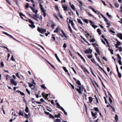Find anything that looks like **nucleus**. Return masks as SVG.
<instances>
[{
	"mask_svg": "<svg viewBox=\"0 0 122 122\" xmlns=\"http://www.w3.org/2000/svg\"><path fill=\"white\" fill-rule=\"evenodd\" d=\"M109 100L110 103L112 102V101L110 97H109Z\"/></svg>",
	"mask_w": 122,
	"mask_h": 122,
	"instance_id": "603ef678",
	"label": "nucleus"
},
{
	"mask_svg": "<svg viewBox=\"0 0 122 122\" xmlns=\"http://www.w3.org/2000/svg\"><path fill=\"white\" fill-rule=\"evenodd\" d=\"M89 102L91 103L93 99L91 97H89L88 98Z\"/></svg>",
	"mask_w": 122,
	"mask_h": 122,
	"instance_id": "a211bd4d",
	"label": "nucleus"
},
{
	"mask_svg": "<svg viewBox=\"0 0 122 122\" xmlns=\"http://www.w3.org/2000/svg\"><path fill=\"white\" fill-rule=\"evenodd\" d=\"M92 56L90 55L88 56V57L90 59L92 58Z\"/></svg>",
	"mask_w": 122,
	"mask_h": 122,
	"instance_id": "338daca9",
	"label": "nucleus"
},
{
	"mask_svg": "<svg viewBox=\"0 0 122 122\" xmlns=\"http://www.w3.org/2000/svg\"><path fill=\"white\" fill-rule=\"evenodd\" d=\"M114 5L117 8H118L119 6V4L117 3H115Z\"/></svg>",
	"mask_w": 122,
	"mask_h": 122,
	"instance_id": "bb28decb",
	"label": "nucleus"
},
{
	"mask_svg": "<svg viewBox=\"0 0 122 122\" xmlns=\"http://www.w3.org/2000/svg\"><path fill=\"white\" fill-rule=\"evenodd\" d=\"M26 91L29 94H30V92L28 89L26 88Z\"/></svg>",
	"mask_w": 122,
	"mask_h": 122,
	"instance_id": "a19ab883",
	"label": "nucleus"
},
{
	"mask_svg": "<svg viewBox=\"0 0 122 122\" xmlns=\"http://www.w3.org/2000/svg\"><path fill=\"white\" fill-rule=\"evenodd\" d=\"M71 9L73 10H76L75 8L74 5L72 4V5H71Z\"/></svg>",
	"mask_w": 122,
	"mask_h": 122,
	"instance_id": "dca6fc26",
	"label": "nucleus"
},
{
	"mask_svg": "<svg viewBox=\"0 0 122 122\" xmlns=\"http://www.w3.org/2000/svg\"><path fill=\"white\" fill-rule=\"evenodd\" d=\"M26 0L27 1L30 2V1H31L32 3H34V1H33V0Z\"/></svg>",
	"mask_w": 122,
	"mask_h": 122,
	"instance_id": "3c124183",
	"label": "nucleus"
},
{
	"mask_svg": "<svg viewBox=\"0 0 122 122\" xmlns=\"http://www.w3.org/2000/svg\"><path fill=\"white\" fill-rule=\"evenodd\" d=\"M76 83L78 85H79L80 86L81 85V84L80 83V81L79 80H77L76 81Z\"/></svg>",
	"mask_w": 122,
	"mask_h": 122,
	"instance_id": "6ab92c4d",
	"label": "nucleus"
},
{
	"mask_svg": "<svg viewBox=\"0 0 122 122\" xmlns=\"http://www.w3.org/2000/svg\"><path fill=\"white\" fill-rule=\"evenodd\" d=\"M33 18L37 21L38 19L39 18V17L38 15H36V14L33 15Z\"/></svg>",
	"mask_w": 122,
	"mask_h": 122,
	"instance_id": "39448f33",
	"label": "nucleus"
},
{
	"mask_svg": "<svg viewBox=\"0 0 122 122\" xmlns=\"http://www.w3.org/2000/svg\"><path fill=\"white\" fill-rule=\"evenodd\" d=\"M96 58L97 59V60H98V62H99L101 63H102V62L100 60V59L99 58V56H97L96 57Z\"/></svg>",
	"mask_w": 122,
	"mask_h": 122,
	"instance_id": "b1692460",
	"label": "nucleus"
},
{
	"mask_svg": "<svg viewBox=\"0 0 122 122\" xmlns=\"http://www.w3.org/2000/svg\"><path fill=\"white\" fill-rule=\"evenodd\" d=\"M118 76L120 78H121L122 76L120 72H118Z\"/></svg>",
	"mask_w": 122,
	"mask_h": 122,
	"instance_id": "ea45409f",
	"label": "nucleus"
},
{
	"mask_svg": "<svg viewBox=\"0 0 122 122\" xmlns=\"http://www.w3.org/2000/svg\"><path fill=\"white\" fill-rule=\"evenodd\" d=\"M61 115V114L60 113H58V115H55V117H60Z\"/></svg>",
	"mask_w": 122,
	"mask_h": 122,
	"instance_id": "c85d7f7f",
	"label": "nucleus"
},
{
	"mask_svg": "<svg viewBox=\"0 0 122 122\" xmlns=\"http://www.w3.org/2000/svg\"><path fill=\"white\" fill-rule=\"evenodd\" d=\"M41 87L44 89H46V87L44 85H42L41 86Z\"/></svg>",
	"mask_w": 122,
	"mask_h": 122,
	"instance_id": "79ce46f5",
	"label": "nucleus"
},
{
	"mask_svg": "<svg viewBox=\"0 0 122 122\" xmlns=\"http://www.w3.org/2000/svg\"><path fill=\"white\" fill-rule=\"evenodd\" d=\"M25 117L26 118H28V114H25Z\"/></svg>",
	"mask_w": 122,
	"mask_h": 122,
	"instance_id": "bf43d9fd",
	"label": "nucleus"
},
{
	"mask_svg": "<svg viewBox=\"0 0 122 122\" xmlns=\"http://www.w3.org/2000/svg\"><path fill=\"white\" fill-rule=\"evenodd\" d=\"M40 8L41 10L43 8V7L42 5L41 4L40 2Z\"/></svg>",
	"mask_w": 122,
	"mask_h": 122,
	"instance_id": "c03bdc74",
	"label": "nucleus"
},
{
	"mask_svg": "<svg viewBox=\"0 0 122 122\" xmlns=\"http://www.w3.org/2000/svg\"><path fill=\"white\" fill-rule=\"evenodd\" d=\"M78 87L79 88V89L76 88L75 89L79 93L81 94L82 93L81 91H82L81 87L79 86H78Z\"/></svg>",
	"mask_w": 122,
	"mask_h": 122,
	"instance_id": "f257e3e1",
	"label": "nucleus"
},
{
	"mask_svg": "<svg viewBox=\"0 0 122 122\" xmlns=\"http://www.w3.org/2000/svg\"><path fill=\"white\" fill-rule=\"evenodd\" d=\"M62 8L64 9V10L65 11H67V7L66 6H63V5H62Z\"/></svg>",
	"mask_w": 122,
	"mask_h": 122,
	"instance_id": "aec40b11",
	"label": "nucleus"
},
{
	"mask_svg": "<svg viewBox=\"0 0 122 122\" xmlns=\"http://www.w3.org/2000/svg\"><path fill=\"white\" fill-rule=\"evenodd\" d=\"M109 49L110 51L111 54H113V50H111V49H110V48H109Z\"/></svg>",
	"mask_w": 122,
	"mask_h": 122,
	"instance_id": "2f4dec72",
	"label": "nucleus"
},
{
	"mask_svg": "<svg viewBox=\"0 0 122 122\" xmlns=\"http://www.w3.org/2000/svg\"><path fill=\"white\" fill-rule=\"evenodd\" d=\"M117 56L119 58V59H121V57H120V55H119V54H117Z\"/></svg>",
	"mask_w": 122,
	"mask_h": 122,
	"instance_id": "0e129e2a",
	"label": "nucleus"
},
{
	"mask_svg": "<svg viewBox=\"0 0 122 122\" xmlns=\"http://www.w3.org/2000/svg\"><path fill=\"white\" fill-rule=\"evenodd\" d=\"M63 47L65 48L66 47V43H64L63 45Z\"/></svg>",
	"mask_w": 122,
	"mask_h": 122,
	"instance_id": "e2e57ef3",
	"label": "nucleus"
},
{
	"mask_svg": "<svg viewBox=\"0 0 122 122\" xmlns=\"http://www.w3.org/2000/svg\"><path fill=\"white\" fill-rule=\"evenodd\" d=\"M115 119L116 121H117L118 120V116L116 114L115 115Z\"/></svg>",
	"mask_w": 122,
	"mask_h": 122,
	"instance_id": "c756f323",
	"label": "nucleus"
},
{
	"mask_svg": "<svg viewBox=\"0 0 122 122\" xmlns=\"http://www.w3.org/2000/svg\"><path fill=\"white\" fill-rule=\"evenodd\" d=\"M49 116L51 118H53L54 119V117L51 114H50Z\"/></svg>",
	"mask_w": 122,
	"mask_h": 122,
	"instance_id": "8fccbe9b",
	"label": "nucleus"
},
{
	"mask_svg": "<svg viewBox=\"0 0 122 122\" xmlns=\"http://www.w3.org/2000/svg\"><path fill=\"white\" fill-rule=\"evenodd\" d=\"M71 69L73 70V71H74V73L76 74V72L75 70L74 69V68L73 67H71Z\"/></svg>",
	"mask_w": 122,
	"mask_h": 122,
	"instance_id": "de8ad7c7",
	"label": "nucleus"
},
{
	"mask_svg": "<svg viewBox=\"0 0 122 122\" xmlns=\"http://www.w3.org/2000/svg\"><path fill=\"white\" fill-rule=\"evenodd\" d=\"M118 50L120 52H121L122 51V48L121 47H119L118 48Z\"/></svg>",
	"mask_w": 122,
	"mask_h": 122,
	"instance_id": "4d7b16f0",
	"label": "nucleus"
},
{
	"mask_svg": "<svg viewBox=\"0 0 122 122\" xmlns=\"http://www.w3.org/2000/svg\"><path fill=\"white\" fill-rule=\"evenodd\" d=\"M32 10L36 14H37L38 12L37 10H36L35 8H32Z\"/></svg>",
	"mask_w": 122,
	"mask_h": 122,
	"instance_id": "9b49d317",
	"label": "nucleus"
},
{
	"mask_svg": "<svg viewBox=\"0 0 122 122\" xmlns=\"http://www.w3.org/2000/svg\"><path fill=\"white\" fill-rule=\"evenodd\" d=\"M24 112V111H20L19 113V114L20 115H21L22 116H23L24 115H23V113Z\"/></svg>",
	"mask_w": 122,
	"mask_h": 122,
	"instance_id": "2eb2a0df",
	"label": "nucleus"
},
{
	"mask_svg": "<svg viewBox=\"0 0 122 122\" xmlns=\"http://www.w3.org/2000/svg\"><path fill=\"white\" fill-rule=\"evenodd\" d=\"M90 69L91 70V72H92L93 75L95 77H96V75H95V74H94V73L93 72L92 70V69H91V68L90 67Z\"/></svg>",
	"mask_w": 122,
	"mask_h": 122,
	"instance_id": "f704fd0d",
	"label": "nucleus"
},
{
	"mask_svg": "<svg viewBox=\"0 0 122 122\" xmlns=\"http://www.w3.org/2000/svg\"><path fill=\"white\" fill-rule=\"evenodd\" d=\"M101 1L104 4V5H106V4H105V2L104 1H103L102 0H101Z\"/></svg>",
	"mask_w": 122,
	"mask_h": 122,
	"instance_id": "774afa93",
	"label": "nucleus"
},
{
	"mask_svg": "<svg viewBox=\"0 0 122 122\" xmlns=\"http://www.w3.org/2000/svg\"><path fill=\"white\" fill-rule=\"evenodd\" d=\"M77 21H78V22H79V23H80V24H81L82 25H83V23L82 21H81V20L80 19H78Z\"/></svg>",
	"mask_w": 122,
	"mask_h": 122,
	"instance_id": "cd10ccee",
	"label": "nucleus"
},
{
	"mask_svg": "<svg viewBox=\"0 0 122 122\" xmlns=\"http://www.w3.org/2000/svg\"><path fill=\"white\" fill-rule=\"evenodd\" d=\"M60 109H61L62 111H65L64 109L62 107H60L59 108Z\"/></svg>",
	"mask_w": 122,
	"mask_h": 122,
	"instance_id": "5fc2aeb1",
	"label": "nucleus"
},
{
	"mask_svg": "<svg viewBox=\"0 0 122 122\" xmlns=\"http://www.w3.org/2000/svg\"><path fill=\"white\" fill-rule=\"evenodd\" d=\"M29 4L28 3H27L25 5V7L26 8H27L29 7Z\"/></svg>",
	"mask_w": 122,
	"mask_h": 122,
	"instance_id": "680f3d73",
	"label": "nucleus"
},
{
	"mask_svg": "<svg viewBox=\"0 0 122 122\" xmlns=\"http://www.w3.org/2000/svg\"><path fill=\"white\" fill-rule=\"evenodd\" d=\"M91 113L92 116L93 117H94L95 118H96L97 117H96V116L95 115L94 113L93 112L91 111Z\"/></svg>",
	"mask_w": 122,
	"mask_h": 122,
	"instance_id": "412c9836",
	"label": "nucleus"
},
{
	"mask_svg": "<svg viewBox=\"0 0 122 122\" xmlns=\"http://www.w3.org/2000/svg\"><path fill=\"white\" fill-rule=\"evenodd\" d=\"M89 22L91 23V25L92 26L94 29H95L97 27V26L94 24V23L92 21L89 20Z\"/></svg>",
	"mask_w": 122,
	"mask_h": 122,
	"instance_id": "f03ea898",
	"label": "nucleus"
},
{
	"mask_svg": "<svg viewBox=\"0 0 122 122\" xmlns=\"http://www.w3.org/2000/svg\"><path fill=\"white\" fill-rule=\"evenodd\" d=\"M10 82L11 84H13L14 86H16L17 85V83L16 81L13 79L12 78L10 79Z\"/></svg>",
	"mask_w": 122,
	"mask_h": 122,
	"instance_id": "7ed1b4c3",
	"label": "nucleus"
},
{
	"mask_svg": "<svg viewBox=\"0 0 122 122\" xmlns=\"http://www.w3.org/2000/svg\"><path fill=\"white\" fill-rule=\"evenodd\" d=\"M91 60L92 62L93 63L95 64L97 62L95 61V59L94 58H92L91 59Z\"/></svg>",
	"mask_w": 122,
	"mask_h": 122,
	"instance_id": "393cba45",
	"label": "nucleus"
},
{
	"mask_svg": "<svg viewBox=\"0 0 122 122\" xmlns=\"http://www.w3.org/2000/svg\"><path fill=\"white\" fill-rule=\"evenodd\" d=\"M43 12V13H44V12H45L46 11V10L44 9V8L42 9L41 10Z\"/></svg>",
	"mask_w": 122,
	"mask_h": 122,
	"instance_id": "864d4df0",
	"label": "nucleus"
},
{
	"mask_svg": "<svg viewBox=\"0 0 122 122\" xmlns=\"http://www.w3.org/2000/svg\"><path fill=\"white\" fill-rule=\"evenodd\" d=\"M25 111L27 113H28L29 112V109L28 108L27 106L26 107Z\"/></svg>",
	"mask_w": 122,
	"mask_h": 122,
	"instance_id": "ddd939ff",
	"label": "nucleus"
},
{
	"mask_svg": "<svg viewBox=\"0 0 122 122\" xmlns=\"http://www.w3.org/2000/svg\"><path fill=\"white\" fill-rule=\"evenodd\" d=\"M61 31L62 33L63 34V35L64 36V37L66 38H67V36L66 35V34L64 33L63 31L62 30H61Z\"/></svg>",
	"mask_w": 122,
	"mask_h": 122,
	"instance_id": "f3484780",
	"label": "nucleus"
},
{
	"mask_svg": "<svg viewBox=\"0 0 122 122\" xmlns=\"http://www.w3.org/2000/svg\"><path fill=\"white\" fill-rule=\"evenodd\" d=\"M83 21L86 23H87V24L88 23V20L87 19H84V20Z\"/></svg>",
	"mask_w": 122,
	"mask_h": 122,
	"instance_id": "4c0bfd02",
	"label": "nucleus"
},
{
	"mask_svg": "<svg viewBox=\"0 0 122 122\" xmlns=\"http://www.w3.org/2000/svg\"><path fill=\"white\" fill-rule=\"evenodd\" d=\"M94 110L97 112H99V110L98 108L97 107H94Z\"/></svg>",
	"mask_w": 122,
	"mask_h": 122,
	"instance_id": "c9c22d12",
	"label": "nucleus"
},
{
	"mask_svg": "<svg viewBox=\"0 0 122 122\" xmlns=\"http://www.w3.org/2000/svg\"><path fill=\"white\" fill-rule=\"evenodd\" d=\"M44 112H45V114H46L47 115H50V113L48 112H47L46 111H45Z\"/></svg>",
	"mask_w": 122,
	"mask_h": 122,
	"instance_id": "6e6d98bb",
	"label": "nucleus"
},
{
	"mask_svg": "<svg viewBox=\"0 0 122 122\" xmlns=\"http://www.w3.org/2000/svg\"><path fill=\"white\" fill-rule=\"evenodd\" d=\"M106 14L109 17H110L111 16V15H109V13L108 12H107L106 13Z\"/></svg>",
	"mask_w": 122,
	"mask_h": 122,
	"instance_id": "09e8293b",
	"label": "nucleus"
},
{
	"mask_svg": "<svg viewBox=\"0 0 122 122\" xmlns=\"http://www.w3.org/2000/svg\"><path fill=\"white\" fill-rule=\"evenodd\" d=\"M92 50L91 49H89V50H86L85 51V53L88 54L90 52H92Z\"/></svg>",
	"mask_w": 122,
	"mask_h": 122,
	"instance_id": "1a4fd4ad",
	"label": "nucleus"
},
{
	"mask_svg": "<svg viewBox=\"0 0 122 122\" xmlns=\"http://www.w3.org/2000/svg\"><path fill=\"white\" fill-rule=\"evenodd\" d=\"M16 92L18 93H20V94L24 96L25 95V94L24 93L21 92V91H20L17 90L16 91Z\"/></svg>",
	"mask_w": 122,
	"mask_h": 122,
	"instance_id": "f8f14e48",
	"label": "nucleus"
},
{
	"mask_svg": "<svg viewBox=\"0 0 122 122\" xmlns=\"http://www.w3.org/2000/svg\"><path fill=\"white\" fill-rule=\"evenodd\" d=\"M5 77L6 80H8L10 79V80L11 78V77L9 76L8 75H6L5 76Z\"/></svg>",
	"mask_w": 122,
	"mask_h": 122,
	"instance_id": "423d86ee",
	"label": "nucleus"
},
{
	"mask_svg": "<svg viewBox=\"0 0 122 122\" xmlns=\"http://www.w3.org/2000/svg\"><path fill=\"white\" fill-rule=\"evenodd\" d=\"M97 31L98 32V33L99 34H101V31L99 29H98L97 30Z\"/></svg>",
	"mask_w": 122,
	"mask_h": 122,
	"instance_id": "72a5a7b5",
	"label": "nucleus"
},
{
	"mask_svg": "<svg viewBox=\"0 0 122 122\" xmlns=\"http://www.w3.org/2000/svg\"><path fill=\"white\" fill-rule=\"evenodd\" d=\"M77 54L79 56H80L81 58V59H83V57H82V56H81V55L79 53L77 52Z\"/></svg>",
	"mask_w": 122,
	"mask_h": 122,
	"instance_id": "49530a36",
	"label": "nucleus"
},
{
	"mask_svg": "<svg viewBox=\"0 0 122 122\" xmlns=\"http://www.w3.org/2000/svg\"><path fill=\"white\" fill-rule=\"evenodd\" d=\"M55 56H56V59H57V60H58V61L59 62H61L60 61L59 59V58L57 56V54H55Z\"/></svg>",
	"mask_w": 122,
	"mask_h": 122,
	"instance_id": "4468645a",
	"label": "nucleus"
},
{
	"mask_svg": "<svg viewBox=\"0 0 122 122\" xmlns=\"http://www.w3.org/2000/svg\"><path fill=\"white\" fill-rule=\"evenodd\" d=\"M95 39L94 38L92 39L91 40V41L92 42H93L95 41Z\"/></svg>",
	"mask_w": 122,
	"mask_h": 122,
	"instance_id": "69168bd1",
	"label": "nucleus"
},
{
	"mask_svg": "<svg viewBox=\"0 0 122 122\" xmlns=\"http://www.w3.org/2000/svg\"><path fill=\"white\" fill-rule=\"evenodd\" d=\"M40 8L41 10L43 8V7L42 5L41 4L40 2Z\"/></svg>",
	"mask_w": 122,
	"mask_h": 122,
	"instance_id": "a18cd8bd",
	"label": "nucleus"
},
{
	"mask_svg": "<svg viewBox=\"0 0 122 122\" xmlns=\"http://www.w3.org/2000/svg\"><path fill=\"white\" fill-rule=\"evenodd\" d=\"M62 68L65 72H68V71L67 70L66 67H63Z\"/></svg>",
	"mask_w": 122,
	"mask_h": 122,
	"instance_id": "4be33fe9",
	"label": "nucleus"
},
{
	"mask_svg": "<svg viewBox=\"0 0 122 122\" xmlns=\"http://www.w3.org/2000/svg\"><path fill=\"white\" fill-rule=\"evenodd\" d=\"M29 26L31 27H32L33 28H34L35 27V26L33 24H31V25H30L29 24Z\"/></svg>",
	"mask_w": 122,
	"mask_h": 122,
	"instance_id": "7c9ffc66",
	"label": "nucleus"
},
{
	"mask_svg": "<svg viewBox=\"0 0 122 122\" xmlns=\"http://www.w3.org/2000/svg\"><path fill=\"white\" fill-rule=\"evenodd\" d=\"M11 58V60H12V61H15V59L14 58V56L13 55H12V56Z\"/></svg>",
	"mask_w": 122,
	"mask_h": 122,
	"instance_id": "58836bf2",
	"label": "nucleus"
},
{
	"mask_svg": "<svg viewBox=\"0 0 122 122\" xmlns=\"http://www.w3.org/2000/svg\"><path fill=\"white\" fill-rule=\"evenodd\" d=\"M68 28L69 29L70 31V32L71 33H72V30L71 29V27L68 24Z\"/></svg>",
	"mask_w": 122,
	"mask_h": 122,
	"instance_id": "a878e982",
	"label": "nucleus"
},
{
	"mask_svg": "<svg viewBox=\"0 0 122 122\" xmlns=\"http://www.w3.org/2000/svg\"><path fill=\"white\" fill-rule=\"evenodd\" d=\"M61 120L59 119H56L55 122H60Z\"/></svg>",
	"mask_w": 122,
	"mask_h": 122,
	"instance_id": "473e14b6",
	"label": "nucleus"
},
{
	"mask_svg": "<svg viewBox=\"0 0 122 122\" xmlns=\"http://www.w3.org/2000/svg\"><path fill=\"white\" fill-rule=\"evenodd\" d=\"M42 95L44 97H45V93L44 92H43L42 93Z\"/></svg>",
	"mask_w": 122,
	"mask_h": 122,
	"instance_id": "13d9d810",
	"label": "nucleus"
},
{
	"mask_svg": "<svg viewBox=\"0 0 122 122\" xmlns=\"http://www.w3.org/2000/svg\"><path fill=\"white\" fill-rule=\"evenodd\" d=\"M3 33L5 34V35H6L7 36H8L10 37L11 38H12L13 39H14V38L13 37V36H12L11 35H10L8 33H7L6 32H5L3 31Z\"/></svg>",
	"mask_w": 122,
	"mask_h": 122,
	"instance_id": "9d476101",
	"label": "nucleus"
},
{
	"mask_svg": "<svg viewBox=\"0 0 122 122\" xmlns=\"http://www.w3.org/2000/svg\"><path fill=\"white\" fill-rule=\"evenodd\" d=\"M38 30L40 33H42L46 32V30L42 29H41L40 28H38Z\"/></svg>",
	"mask_w": 122,
	"mask_h": 122,
	"instance_id": "20e7f679",
	"label": "nucleus"
},
{
	"mask_svg": "<svg viewBox=\"0 0 122 122\" xmlns=\"http://www.w3.org/2000/svg\"><path fill=\"white\" fill-rule=\"evenodd\" d=\"M56 105L57 106H58V108H59L61 106H60L59 104V103H56Z\"/></svg>",
	"mask_w": 122,
	"mask_h": 122,
	"instance_id": "052dcab7",
	"label": "nucleus"
},
{
	"mask_svg": "<svg viewBox=\"0 0 122 122\" xmlns=\"http://www.w3.org/2000/svg\"><path fill=\"white\" fill-rule=\"evenodd\" d=\"M95 49L96 50V51L97 52H98L99 51L98 48L97 47H95Z\"/></svg>",
	"mask_w": 122,
	"mask_h": 122,
	"instance_id": "e433bc0d",
	"label": "nucleus"
},
{
	"mask_svg": "<svg viewBox=\"0 0 122 122\" xmlns=\"http://www.w3.org/2000/svg\"><path fill=\"white\" fill-rule=\"evenodd\" d=\"M58 31V30L57 28L56 29V30L54 31V32L57 33Z\"/></svg>",
	"mask_w": 122,
	"mask_h": 122,
	"instance_id": "37998d69",
	"label": "nucleus"
},
{
	"mask_svg": "<svg viewBox=\"0 0 122 122\" xmlns=\"http://www.w3.org/2000/svg\"><path fill=\"white\" fill-rule=\"evenodd\" d=\"M28 21L31 24H34V22L33 21H32V20L30 19H28Z\"/></svg>",
	"mask_w": 122,
	"mask_h": 122,
	"instance_id": "5701e85b",
	"label": "nucleus"
},
{
	"mask_svg": "<svg viewBox=\"0 0 122 122\" xmlns=\"http://www.w3.org/2000/svg\"><path fill=\"white\" fill-rule=\"evenodd\" d=\"M117 36L120 39L122 40V34L121 33L117 34Z\"/></svg>",
	"mask_w": 122,
	"mask_h": 122,
	"instance_id": "0eeeda50",
	"label": "nucleus"
},
{
	"mask_svg": "<svg viewBox=\"0 0 122 122\" xmlns=\"http://www.w3.org/2000/svg\"><path fill=\"white\" fill-rule=\"evenodd\" d=\"M28 84L29 85V86L31 87L32 89H33L35 88V86H34L32 84H31L30 83H28Z\"/></svg>",
	"mask_w": 122,
	"mask_h": 122,
	"instance_id": "6e6552de",
	"label": "nucleus"
}]
</instances>
